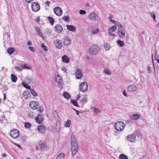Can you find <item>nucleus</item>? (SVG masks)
Instances as JSON below:
<instances>
[{"instance_id":"nucleus-37","label":"nucleus","mask_w":159,"mask_h":159,"mask_svg":"<svg viewBox=\"0 0 159 159\" xmlns=\"http://www.w3.org/2000/svg\"><path fill=\"white\" fill-rule=\"evenodd\" d=\"M119 158L120 159H129L128 156L123 154L120 155Z\"/></svg>"},{"instance_id":"nucleus-18","label":"nucleus","mask_w":159,"mask_h":159,"mask_svg":"<svg viewBox=\"0 0 159 159\" xmlns=\"http://www.w3.org/2000/svg\"><path fill=\"white\" fill-rule=\"evenodd\" d=\"M54 44L56 47L59 49H61L62 47V43L61 41L58 40L57 39L54 41Z\"/></svg>"},{"instance_id":"nucleus-3","label":"nucleus","mask_w":159,"mask_h":159,"mask_svg":"<svg viewBox=\"0 0 159 159\" xmlns=\"http://www.w3.org/2000/svg\"><path fill=\"white\" fill-rule=\"evenodd\" d=\"M118 34L120 39L124 38L125 37V30L124 28L123 25H120V27H119L118 31Z\"/></svg>"},{"instance_id":"nucleus-48","label":"nucleus","mask_w":159,"mask_h":159,"mask_svg":"<svg viewBox=\"0 0 159 159\" xmlns=\"http://www.w3.org/2000/svg\"><path fill=\"white\" fill-rule=\"evenodd\" d=\"M55 129L57 132H59L60 130V126L59 125H56Z\"/></svg>"},{"instance_id":"nucleus-53","label":"nucleus","mask_w":159,"mask_h":159,"mask_svg":"<svg viewBox=\"0 0 159 159\" xmlns=\"http://www.w3.org/2000/svg\"><path fill=\"white\" fill-rule=\"evenodd\" d=\"M61 70L65 73H66L67 71V69L65 67H62Z\"/></svg>"},{"instance_id":"nucleus-60","label":"nucleus","mask_w":159,"mask_h":159,"mask_svg":"<svg viewBox=\"0 0 159 159\" xmlns=\"http://www.w3.org/2000/svg\"><path fill=\"white\" fill-rule=\"evenodd\" d=\"M14 144L16 145V146H17L20 148V149H21L22 148L21 147V146L20 145H19L17 144H15V143H14Z\"/></svg>"},{"instance_id":"nucleus-23","label":"nucleus","mask_w":159,"mask_h":159,"mask_svg":"<svg viewBox=\"0 0 159 159\" xmlns=\"http://www.w3.org/2000/svg\"><path fill=\"white\" fill-rule=\"evenodd\" d=\"M63 43L65 45H68L71 43V40L67 37H65L63 39Z\"/></svg>"},{"instance_id":"nucleus-26","label":"nucleus","mask_w":159,"mask_h":159,"mask_svg":"<svg viewBox=\"0 0 159 159\" xmlns=\"http://www.w3.org/2000/svg\"><path fill=\"white\" fill-rule=\"evenodd\" d=\"M29 95V92L28 90H25L23 93V97L25 99H27L28 98Z\"/></svg>"},{"instance_id":"nucleus-28","label":"nucleus","mask_w":159,"mask_h":159,"mask_svg":"<svg viewBox=\"0 0 159 159\" xmlns=\"http://www.w3.org/2000/svg\"><path fill=\"white\" fill-rule=\"evenodd\" d=\"M39 144L41 148H43L46 147V144L43 141H40L39 143Z\"/></svg>"},{"instance_id":"nucleus-7","label":"nucleus","mask_w":159,"mask_h":159,"mask_svg":"<svg viewBox=\"0 0 159 159\" xmlns=\"http://www.w3.org/2000/svg\"><path fill=\"white\" fill-rule=\"evenodd\" d=\"M10 136L13 139L18 138L19 135V132L18 131L14 129L11 130L10 132Z\"/></svg>"},{"instance_id":"nucleus-10","label":"nucleus","mask_w":159,"mask_h":159,"mask_svg":"<svg viewBox=\"0 0 159 159\" xmlns=\"http://www.w3.org/2000/svg\"><path fill=\"white\" fill-rule=\"evenodd\" d=\"M53 11L55 14L58 16H60L62 15V10L59 7H55Z\"/></svg>"},{"instance_id":"nucleus-21","label":"nucleus","mask_w":159,"mask_h":159,"mask_svg":"<svg viewBox=\"0 0 159 159\" xmlns=\"http://www.w3.org/2000/svg\"><path fill=\"white\" fill-rule=\"evenodd\" d=\"M140 116L139 114H134L130 116L129 118L132 120H136L139 119Z\"/></svg>"},{"instance_id":"nucleus-64","label":"nucleus","mask_w":159,"mask_h":159,"mask_svg":"<svg viewBox=\"0 0 159 159\" xmlns=\"http://www.w3.org/2000/svg\"><path fill=\"white\" fill-rule=\"evenodd\" d=\"M75 112H76V114L77 115H79V111L78 110H76Z\"/></svg>"},{"instance_id":"nucleus-41","label":"nucleus","mask_w":159,"mask_h":159,"mask_svg":"<svg viewBox=\"0 0 159 159\" xmlns=\"http://www.w3.org/2000/svg\"><path fill=\"white\" fill-rule=\"evenodd\" d=\"M104 72L107 75H110L111 74V71L107 69H105L104 70Z\"/></svg>"},{"instance_id":"nucleus-11","label":"nucleus","mask_w":159,"mask_h":159,"mask_svg":"<svg viewBox=\"0 0 159 159\" xmlns=\"http://www.w3.org/2000/svg\"><path fill=\"white\" fill-rule=\"evenodd\" d=\"M128 89L130 92H137L138 91L139 88L138 86L131 85L128 86Z\"/></svg>"},{"instance_id":"nucleus-50","label":"nucleus","mask_w":159,"mask_h":159,"mask_svg":"<svg viewBox=\"0 0 159 159\" xmlns=\"http://www.w3.org/2000/svg\"><path fill=\"white\" fill-rule=\"evenodd\" d=\"M79 13L80 14H85L86 13L85 11L82 10H80L79 11Z\"/></svg>"},{"instance_id":"nucleus-30","label":"nucleus","mask_w":159,"mask_h":159,"mask_svg":"<svg viewBox=\"0 0 159 159\" xmlns=\"http://www.w3.org/2000/svg\"><path fill=\"white\" fill-rule=\"evenodd\" d=\"M63 96L66 99H69L70 98V96L68 93L66 92H64L63 93Z\"/></svg>"},{"instance_id":"nucleus-43","label":"nucleus","mask_w":159,"mask_h":159,"mask_svg":"<svg viewBox=\"0 0 159 159\" xmlns=\"http://www.w3.org/2000/svg\"><path fill=\"white\" fill-rule=\"evenodd\" d=\"M30 93L31 94L34 96H37V93L33 89H30Z\"/></svg>"},{"instance_id":"nucleus-63","label":"nucleus","mask_w":159,"mask_h":159,"mask_svg":"<svg viewBox=\"0 0 159 159\" xmlns=\"http://www.w3.org/2000/svg\"><path fill=\"white\" fill-rule=\"evenodd\" d=\"M80 98V95L79 94L77 95V97L76 98V99L77 100H78Z\"/></svg>"},{"instance_id":"nucleus-42","label":"nucleus","mask_w":159,"mask_h":159,"mask_svg":"<svg viewBox=\"0 0 159 159\" xmlns=\"http://www.w3.org/2000/svg\"><path fill=\"white\" fill-rule=\"evenodd\" d=\"M104 46L106 50H109L110 48V44L107 43L104 44Z\"/></svg>"},{"instance_id":"nucleus-39","label":"nucleus","mask_w":159,"mask_h":159,"mask_svg":"<svg viewBox=\"0 0 159 159\" xmlns=\"http://www.w3.org/2000/svg\"><path fill=\"white\" fill-rule=\"evenodd\" d=\"M91 108L93 111L96 113H99L101 112L100 110L98 108L94 107H92Z\"/></svg>"},{"instance_id":"nucleus-59","label":"nucleus","mask_w":159,"mask_h":159,"mask_svg":"<svg viewBox=\"0 0 159 159\" xmlns=\"http://www.w3.org/2000/svg\"><path fill=\"white\" fill-rule=\"evenodd\" d=\"M151 16H152V17L153 18V20H155L156 19V16H155V15L153 13V14H151Z\"/></svg>"},{"instance_id":"nucleus-12","label":"nucleus","mask_w":159,"mask_h":159,"mask_svg":"<svg viewBox=\"0 0 159 159\" xmlns=\"http://www.w3.org/2000/svg\"><path fill=\"white\" fill-rule=\"evenodd\" d=\"M98 15L94 12L91 13L88 16V18L91 21H95L97 19Z\"/></svg>"},{"instance_id":"nucleus-40","label":"nucleus","mask_w":159,"mask_h":159,"mask_svg":"<svg viewBox=\"0 0 159 159\" xmlns=\"http://www.w3.org/2000/svg\"><path fill=\"white\" fill-rule=\"evenodd\" d=\"M71 102L74 106L78 107L79 105L77 102V101L76 100H71Z\"/></svg>"},{"instance_id":"nucleus-24","label":"nucleus","mask_w":159,"mask_h":159,"mask_svg":"<svg viewBox=\"0 0 159 159\" xmlns=\"http://www.w3.org/2000/svg\"><path fill=\"white\" fill-rule=\"evenodd\" d=\"M38 129L39 132L43 133L45 132V128L43 125H40L38 127Z\"/></svg>"},{"instance_id":"nucleus-1","label":"nucleus","mask_w":159,"mask_h":159,"mask_svg":"<svg viewBox=\"0 0 159 159\" xmlns=\"http://www.w3.org/2000/svg\"><path fill=\"white\" fill-rule=\"evenodd\" d=\"M100 47L97 45H93L89 48V52L91 55L97 54L100 50Z\"/></svg>"},{"instance_id":"nucleus-4","label":"nucleus","mask_w":159,"mask_h":159,"mask_svg":"<svg viewBox=\"0 0 159 159\" xmlns=\"http://www.w3.org/2000/svg\"><path fill=\"white\" fill-rule=\"evenodd\" d=\"M88 85L87 83L85 82L80 83L79 85L80 90L81 92H84L87 91Z\"/></svg>"},{"instance_id":"nucleus-5","label":"nucleus","mask_w":159,"mask_h":159,"mask_svg":"<svg viewBox=\"0 0 159 159\" xmlns=\"http://www.w3.org/2000/svg\"><path fill=\"white\" fill-rule=\"evenodd\" d=\"M136 136L134 134H132L128 135L126 137L127 141L129 142L134 143L136 141Z\"/></svg>"},{"instance_id":"nucleus-38","label":"nucleus","mask_w":159,"mask_h":159,"mask_svg":"<svg viewBox=\"0 0 159 159\" xmlns=\"http://www.w3.org/2000/svg\"><path fill=\"white\" fill-rule=\"evenodd\" d=\"M22 84L24 86V87L26 89L30 90L31 89L30 86L27 84L25 82H22Z\"/></svg>"},{"instance_id":"nucleus-45","label":"nucleus","mask_w":159,"mask_h":159,"mask_svg":"<svg viewBox=\"0 0 159 159\" xmlns=\"http://www.w3.org/2000/svg\"><path fill=\"white\" fill-rule=\"evenodd\" d=\"M48 19L52 25H53L54 22V20L53 18L50 17H48Z\"/></svg>"},{"instance_id":"nucleus-35","label":"nucleus","mask_w":159,"mask_h":159,"mask_svg":"<svg viewBox=\"0 0 159 159\" xmlns=\"http://www.w3.org/2000/svg\"><path fill=\"white\" fill-rule=\"evenodd\" d=\"M35 120L36 122L39 123H41L42 122V120L41 117L40 115H38L35 118Z\"/></svg>"},{"instance_id":"nucleus-36","label":"nucleus","mask_w":159,"mask_h":159,"mask_svg":"<svg viewBox=\"0 0 159 159\" xmlns=\"http://www.w3.org/2000/svg\"><path fill=\"white\" fill-rule=\"evenodd\" d=\"M15 51V48H11L7 49V52L10 54H12Z\"/></svg>"},{"instance_id":"nucleus-51","label":"nucleus","mask_w":159,"mask_h":159,"mask_svg":"<svg viewBox=\"0 0 159 159\" xmlns=\"http://www.w3.org/2000/svg\"><path fill=\"white\" fill-rule=\"evenodd\" d=\"M5 120V117L4 115H2L1 118H0V121L2 123V121Z\"/></svg>"},{"instance_id":"nucleus-56","label":"nucleus","mask_w":159,"mask_h":159,"mask_svg":"<svg viewBox=\"0 0 159 159\" xmlns=\"http://www.w3.org/2000/svg\"><path fill=\"white\" fill-rule=\"evenodd\" d=\"M123 93L125 96L126 97H128V96L125 90H124L123 91Z\"/></svg>"},{"instance_id":"nucleus-2","label":"nucleus","mask_w":159,"mask_h":159,"mask_svg":"<svg viewBox=\"0 0 159 159\" xmlns=\"http://www.w3.org/2000/svg\"><path fill=\"white\" fill-rule=\"evenodd\" d=\"M125 126V124L122 122L118 121L114 125L115 129L118 131H122Z\"/></svg>"},{"instance_id":"nucleus-25","label":"nucleus","mask_w":159,"mask_h":159,"mask_svg":"<svg viewBox=\"0 0 159 159\" xmlns=\"http://www.w3.org/2000/svg\"><path fill=\"white\" fill-rule=\"evenodd\" d=\"M35 31L37 32L38 34L41 37L43 38V34L40 30V29L38 27H35Z\"/></svg>"},{"instance_id":"nucleus-8","label":"nucleus","mask_w":159,"mask_h":159,"mask_svg":"<svg viewBox=\"0 0 159 159\" xmlns=\"http://www.w3.org/2000/svg\"><path fill=\"white\" fill-rule=\"evenodd\" d=\"M32 10L36 12L39 11L40 8L39 5L37 2H33L32 3Z\"/></svg>"},{"instance_id":"nucleus-15","label":"nucleus","mask_w":159,"mask_h":159,"mask_svg":"<svg viewBox=\"0 0 159 159\" xmlns=\"http://www.w3.org/2000/svg\"><path fill=\"white\" fill-rule=\"evenodd\" d=\"M71 151L72 155H74L77 152L78 150V145H71Z\"/></svg>"},{"instance_id":"nucleus-55","label":"nucleus","mask_w":159,"mask_h":159,"mask_svg":"<svg viewBox=\"0 0 159 159\" xmlns=\"http://www.w3.org/2000/svg\"><path fill=\"white\" fill-rule=\"evenodd\" d=\"M155 59L157 60V62L159 63V56H155Z\"/></svg>"},{"instance_id":"nucleus-9","label":"nucleus","mask_w":159,"mask_h":159,"mask_svg":"<svg viewBox=\"0 0 159 159\" xmlns=\"http://www.w3.org/2000/svg\"><path fill=\"white\" fill-rule=\"evenodd\" d=\"M29 106L32 109L35 110L38 108L39 107V103L36 101H31L30 103Z\"/></svg>"},{"instance_id":"nucleus-14","label":"nucleus","mask_w":159,"mask_h":159,"mask_svg":"<svg viewBox=\"0 0 159 159\" xmlns=\"http://www.w3.org/2000/svg\"><path fill=\"white\" fill-rule=\"evenodd\" d=\"M116 26L115 25L112 26L111 28L109 29L108 31L109 35L112 36H115V35L113 34L112 32H115V30H116Z\"/></svg>"},{"instance_id":"nucleus-44","label":"nucleus","mask_w":159,"mask_h":159,"mask_svg":"<svg viewBox=\"0 0 159 159\" xmlns=\"http://www.w3.org/2000/svg\"><path fill=\"white\" fill-rule=\"evenodd\" d=\"M70 17L68 16H64L62 18V19L66 21H68L69 20Z\"/></svg>"},{"instance_id":"nucleus-20","label":"nucleus","mask_w":159,"mask_h":159,"mask_svg":"<svg viewBox=\"0 0 159 159\" xmlns=\"http://www.w3.org/2000/svg\"><path fill=\"white\" fill-rule=\"evenodd\" d=\"M55 31L58 33H60L63 30L61 25H57L55 27Z\"/></svg>"},{"instance_id":"nucleus-22","label":"nucleus","mask_w":159,"mask_h":159,"mask_svg":"<svg viewBox=\"0 0 159 159\" xmlns=\"http://www.w3.org/2000/svg\"><path fill=\"white\" fill-rule=\"evenodd\" d=\"M20 67L23 69L30 70L31 69V67L29 65L26 64H22L20 66Z\"/></svg>"},{"instance_id":"nucleus-49","label":"nucleus","mask_w":159,"mask_h":159,"mask_svg":"<svg viewBox=\"0 0 159 159\" xmlns=\"http://www.w3.org/2000/svg\"><path fill=\"white\" fill-rule=\"evenodd\" d=\"M15 69L18 71H21L22 70V69L18 66H16L15 67Z\"/></svg>"},{"instance_id":"nucleus-31","label":"nucleus","mask_w":159,"mask_h":159,"mask_svg":"<svg viewBox=\"0 0 159 159\" xmlns=\"http://www.w3.org/2000/svg\"><path fill=\"white\" fill-rule=\"evenodd\" d=\"M65 156V154L63 153H61L57 156L55 159H64Z\"/></svg>"},{"instance_id":"nucleus-33","label":"nucleus","mask_w":159,"mask_h":159,"mask_svg":"<svg viewBox=\"0 0 159 159\" xmlns=\"http://www.w3.org/2000/svg\"><path fill=\"white\" fill-rule=\"evenodd\" d=\"M80 102L82 105H83L87 102V98L85 96H84L82 98V99L80 100Z\"/></svg>"},{"instance_id":"nucleus-27","label":"nucleus","mask_w":159,"mask_h":159,"mask_svg":"<svg viewBox=\"0 0 159 159\" xmlns=\"http://www.w3.org/2000/svg\"><path fill=\"white\" fill-rule=\"evenodd\" d=\"M55 81L58 83H61L62 81L61 77L59 75H57L55 77Z\"/></svg>"},{"instance_id":"nucleus-57","label":"nucleus","mask_w":159,"mask_h":159,"mask_svg":"<svg viewBox=\"0 0 159 159\" xmlns=\"http://www.w3.org/2000/svg\"><path fill=\"white\" fill-rule=\"evenodd\" d=\"M29 49L33 52L34 51V48L33 47H29Z\"/></svg>"},{"instance_id":"nucleus-47","label":"nucleus","mask_w":159,"mask_h":159,"mask_svg":"<svg viewBox=\"0 0 159 159\" xmlns=\"http://www.w3.org/2000/svg\"><path fill=\"white\" fill-rule=\"evenodd\" d=\"M41 46L44 51H46L48 50L47 47L46 46L44 45L43 43L41 45Z\"/></svg>"},{"instance_id":"nucleus-58","label":"nucleus","mask_w":159,"mask_h":159,"mask_svg":"<svg viewBox=\"0 0 159 159\" xmlns=\"http://www.w3.org/2000/svg\"><path fill=\"white\" fill-rule=\"evenodd\" d=\"M148 70L149 73H151L152 71V70L151 67L150 66L148 67Z\"/></svg>"},{"instance_id":"nucleus-34","label":"nucleus","mask_w":159,"mask_h":159,"mask_svg":"<svg viewBox=\"0 0 159 159\" xmlns=\"http://www.w3.org/2000/svg\"><path fill=\"white\" fill-rule=\"evenodd\" d=\"M117 43L120 47H123L125 45L124 42L120 40H118Z\"/></svg>"},{"instance_id":"nucleus-17","label":"nucleus","mask_w":159,"mask_h":159,"mask_svg":"<svg viewBox=\"0 0 159 159\" xmlns=\"http://www.w3.org/2000/svg\"><path fill=\"white\" fill-rule=\"evenodd\" d=\"M62 61L65 63L68 64L70 61L69 58L66 55H64L61 57Z\"/></svg>"},{"instance_id":"nucleus-46","label":"nucleus","mask_w":159,"mask_h":159,"mask_svg":"<svg viewBox=\"0 0 159 159\" xmlns=\"http://www.w3.org/2000/svg\"><path fill=\"white\" fill-rule=\"evenodd\" d=\"M31 126V125L28 122H26L25 124V127L26 128H30Z\"/></svg>"},{"instance_id":"nucleus-52","label":"nucleus","mask_w":159,"mask_h":159,"mask_svg":"<svg viewBox=\"0 0 159 159\" xmlns=\"http://www.w3.org/2000/svg\"><path fill=\"white\" fill-rule=\"evenodd\" d=\"M112 16H111V15H110V17H109L110 21V22H111L112 23H113L115 22V21L112 19Z\"/></svg>"},{"instance_id":"nucleus-29","label":"nucleus","mask_w":159,"mask_h":159,"mask_svg":"<svg viewBox=\"0 0 159 159\" xmlns=\"http://www.w3.org/2000/svg\"><path fill=\"white\" fill-rule=\"evenodd\" d=\"M11 81L13 82H16L17 79V78L16 76L13 74H11Z\"/></svg>"},{"instance_id":"nucleus-16","label":"nucleus","mask_w":159,"mask_h":159,"mask_svg":"<svg viewBox=\"0 0 159 159\" xmlns=\"http://www.w3.org/2000/svg\"><path fill=\"white\" fill-rule=\"evenodd\" d=\"M70 141H71V145H77L76 139L75 136L71 134L70 135Z\"/></svg>"},{"instance_id":"nucleus-6","label":"nucleus","mask_w":159,"mask_h":159,"mask_svg":"<svg viewBox=\"0 0 159 159\" xmlns=\"http://www.w3.org/2000/svg\"><path fill=\"white\" fill-rule=\"evenodd\" d=\"M75 75L76 79H80L83 76V73L80 68H77L75 71Z\"/></svg>"},{"instance_id":"nucleus-32","label":"nucleus","mask_w":159,"mask_h":159,"mask_svg":"<svg viewBox=\"0 0 159 159\" xmlns=\"http://www.w3.org/2000/svg\"><path fill=\"white\" fill-rule=\"evenodd\" d=\"M71 121L70 120H67L66 121H65L64 123V125L65 127H69L71 125Z\"/></svg>"},{"instance_id":"nucleus-61","label":"nucleus","mask_w":159,"mask_h":159,"mask_svg":"<svg viewBox=\"0 0 159 159\" xmlns=\"http://www.w3.org/2000/svg\"><path fill=\"white\" fill-rule=\"evenodd\" d=\"M25 1L28 2V3H30L31 2H32L34 0H25Z\"/></svg>"},{"instance_id":"nucleus-54","label":"nucleus","mask_w":159,"mask_h":159,"mask_svg":"<svg viewBox=\"0 0 159 159\" xmlns=\"http://www.w3.org/2000/svg\"><path fill=\"white\" fill-rule=\"evenodd\" d=\"M113 24H114L115 25H119V27H120V25H122L118 21H115V22L113 23Z\"/></svg>"},{"instance_id":"nucleus-62","label":"nucleus","mask_w":159,"mask_h":159,"mask_svg":"<svg viewBox=\"0 0 159 159\" xmlns=\"http://www.w3.org/2000/svg\"><path fill=\"white\" fill-rule=\"evenodd\" d=\"M28 44L29 45V46H30L32 44V43L31 41H29L28 42Z\"/></svg>"},{"instance_id":"nucleus-13","label":"nucleus","mask_w":159,"mask_h":159,"mask_svg":"<svg viewBox=\"0 0 159 159\" xmlns=\"http://www.w3.org/2000/svg\"><path fill=\"white\" fill-rule=\"evenodd\" d=\"M93 27L92 26H90L88 28V30L91 32L93 34H96L99 32V29L98 28H96L94 30H93Z\"/></svg>"},{"instance_id":"nucleus-19","label":"nucleus","mask_w":159,"mask_h":159,"mask_svg":"<svg viewBox=\"0 0 159 159\" xmlns=\"http://www.w3.org/2000/svg\"><path fill=\"white\" fill-rule=\"evenodd\" d=\"M67 29L72 32H75L76 31L75 27L72 25H66Z\"/></svg>"}]
</instances>
